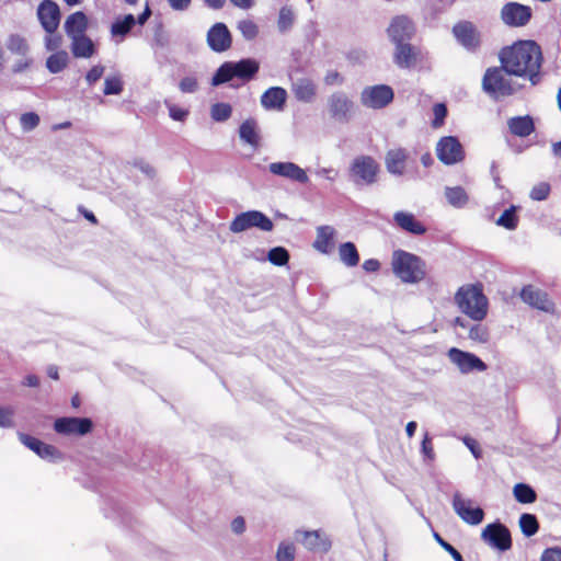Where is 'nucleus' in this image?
Masks as SVG:
<instances>
[{
	"instance_id": "f257e3e1",
	"label": "nucleus",
	"mask_w": 561,
	"mask_h": 561,
	"mask_svg": "<svg viewBox=\"0 0 561 561\" xmlns=\"http://www.w3.org/2000/svg\"><path fill=\"white\" fill-rule=\"evenodd\" d=\"M499 60L508 73L528 79L531 85H537L542 80V51L534 41H519L503 47L499 53Z\"/></svg>"
},
{
	"instance_id": "f03ea898",
	"label": "nucleus",
	"mask_w": 561,
	"mask_h": 561,
	"mask_svg": "<svg viewBox=\"0 0 561 561\" xmlns=\"http://www.w3.org/2000/svg\"><path fill=\"white\" fill-rule=\"evenodd\" d=\"M454 299L459 310L474 321H482L488 314L489 300L481 284L459 287Z\"/></svg>"
},
{
	"instance_id": "7ed1b4c3",
	"label": "nucleus",
	"mask_w": 561,
	"mask_h": 561,
	"mask_svg": "<svg viewBox=\"0 0 561 561\" xmlns=\"http://www.w3.org/2000/svg\"><path fill=\"white\" fill-rule=\"evenodd\" d=\"M393 273L404 283H419L425 277L424 261L410 252L397 250L392 255Z\"/></svg>"
},
{
	"instance_id": "20e7f679",
	"label": "nucleus",
	"mask_w": 561,
	"mask_h": 561,
	"mask_svg": "<svg viewBox=\"0 0 561 561\" xmlns=\"http://www.w3.org/2000/svg\"><path fill=\"white\" fill-rule=\"evenodd\" d=\"M503 65L500 67H490L485 70L482 78V90L494 99L510 96L519 90V85L512 79Z\"/></svg>"
},
{
	"instance_id": "39448f33",
	"label": "nucleus",
	"mask_w": 561,
	"mask_h": 561,
	"mask_svg": "<svg viewBox=\"0 0 561 561\" xmlns=\"http://www.w3.org/2000/svg\"><path fill=\"white\" fill-rule=\"evenodd\" d=\"M379 164L370 156H358L350 165V179L356 186L373 185L377 182Z\"/></svg>"
},
{
	"instance_id": "423d86ee",
	"label": "nucleus",
	"mask_w": 561,
	"mask_h": 561,
	"mask_svg": "<svg viewBox=\"0 0 561 561\" xmlns=\"http://www.w3.org/2000/svg\"><path fill=\"white\" fill-rule=\"evenodd\" d=\"M327 108L330 119L347 124L355 115L356 105L344 91H335L328 96Z\"/></svg>"
},
{
	"instance_id": "0eeeda50",
	"label": "nucleus",
	"mask_w": 561,
	"mask_h": 561,
	"mask_svg": "<svg viewBox=\"0 0 561 561\" xmlns=\"http://www.w3.org/2000/svg\"><path fill=\"white\" fill-rule=\"evenodd\" d=\"M393 89L388 84L365 87L359 95L362 105L371 110L385 108L393 101Z\"/></svg>"
},
{
	"instance_id": "6e6552de",
	"label": "nucleus",
	"mask_w": 561,
	"mask_h": 561,
	"mask_svg": "<svg viewBox=\"0 0 561 561\" xmlns=\"http://www.w3.org/2000/svg\"><path fill=\"white\" fill-rule=\"evenodd\" d=\"M437 159L445 165H455L465 159V149L455 136L442 137L435 147Z\"/></svg>"
},
{
	"instance_id": "1a4fd4ad",
	"label": "nucleus",
	"mask_w": 561,
	"mask_h": 561,
	"mask_svg": "<svg viewBox=\"0 0 561 561\" xmlns=\"http://www.w3.org/2000/svg\"><path fill=\"white\" fill-rule=\"evenodd\" d=\"M481 538L492 548L506 551L512 547V537L508 528L500 522L488 524L481 533Z\"/></svg>"
},
{
	"instance_id": "9d476101",
	"label": "nucleus",
	"mask_w": 561,
	"mask_h": 561,
	"mask_svg": "<svg viewBox=\"0 0 561 561\" xmlns=\"http://www.w3.org/2000/svg\"><path fill=\"white\" fill-rule=\"evenodd\" d=\"M448 358L457 366L461 374H469L473 370L484 371L488 368L486 364L476 354L461 351L457 347H451L448 351Z\"/></svg>"
},
{
	"instance_id": "9b49d317",
	"label": "nucleus",
	"mask_w": 561,
	"mask_h": 561,
	"mask_svg": "<svg viewBox=\"0 0 561 561\" xmlns=\"http://www.w3.org/2000/svg\"><path fill=\"white\" fill-rule=\"evenodd\" d=\"M531 8L518 2H507L501 9V19L512 27L525 26L531 19Z\"/></svg>"
},
{
	"instance_id": "f8f14e48",
	"label": "nucleus",
	"mask_w": 561,
	"mask_h": 561,
	"mask_svg": "<svg viewBox=\"0 0 561 561\" xmlns=\"http://www.w3.org/2000/svg\"><path fill=\"white\" fill-rule=\"evenodd\" d=\"M295 539L311 552L327 553L331 549V540L322 530H296Z\"/></svg>"
},
{
	"instance_id": "ddd939ff",
	"label": "nucleus",
	"mask_w": 561,
	"mask_h": 561,
	"mask_svg": "<svg viewBox=\"0 0 561 561\" xmlns=\"http://www.w3.org/2000/svg\"><path fill=\"white\" fill-rule=\"evenodd\" d=\"M471 500L463 499L460 493L453 496V508L455 513L469 525H479L484 518V512L481 507H471Z\"/></svg>"
},
{
	"instance_id": "4468645a",
	"label": "nucleus",
	"mask_w": 561,
	"mask_h": 561,
	"mask_svg": "<svg viewBox=\"0 0 561 561\" xmlns=\"http://www.w3.org/2000/svg\"><path fill=\"white\" fill-rule=\"evenodd\" d=\"M37 18L47 34L56 33L60 23V9L53 0H43L37 7Z\"/></svg>"
},
{
	"instance_id": "2eb2a0df",
	"label": "nucleus",
	"mask_w": 561,
	"mask_h": 561,
	"mask_svg": "<svg viewBox=\"0 0 561 561\" xmlns=\"http://www.w3.org/2000/svg\"><path fill=\"white\" fill-rule=\"evenodd\" d=\"M453 34L461 46L469 51H476L481 43L480 33L473 23L461 21L454 25Z\"/></svg>"
},
{
	"instance_id": "dca6fc26",
	"label": "nucleus",
	"mask_w": 561,
	"mask_h": 561,
	"mask_svg": "<svg viewBox=\"0 0 561 561\" xmlns=\"http://www.w3.org/2000/svg\"><path fill=\"white\" fill-rule=\"evenodd\" d=\"M520 299L533 308L545 312H553L554 304L548 294L533 285L524 286L519 294Z\"/></svg>"
},
{
	"instance_id": "f3484780",
	"label": "nucleus",
	"mask_w": 561,
	"mask_h": 561,
	"mask_svg": "<svg viewBox=\"0 0 561 561\" xmlns=\"http://www.w3.org/2000/svg\"><path fill=\"white\" fill-rule=\"evenodd\" d=\"M207 44L213 51L224 53L231 47L232 36L225 23H215L207 32Z\"/></svg>"
},
{
	"instance_id": "a211bd4d",
	"label": "nucleus",
	"mask_w": 561,
	"mask_h": 561,
	"mask_svg": "<svg viewBox=\"0 0 561 561\" xmlns=\"http://www.w3.org/2000/svg\"><path fill=\"white\" fill-rule=\"evenodd\" d=\"M268 171L273 175L280 176L300 184H306L309 181L306 171L298 164L290 161L272 162L268 164Z\"/></svg>"
},
{
	"instance_id": "6ab92c4d",
	"label": "nucleus",
	"mask_w": 561,
	"mask_h": 561,
	"mask_svg": "<svg viewBox=\"0 0 561 561\" xmlns=\"http://www.w3.org/2000/svg\"><path fill=\"white\" fill-rule=\"evenodd\" d=\"M19 438L23 445L33 450L43 459L49 461H57L62 459V454L53 445L46 444L41 439L24 433H21Z\"/></svg>"
},
{
	"instance_id": "aec40b11",
	"label": "nucleus",
	"mask_w": 561,
	"mask_h": 561,
	"mask_svg": "<svg viewBox=\"0 0 561 561\" xmlns=\"http://www.w3.org/2000/svg\"><path fill=\"white\" fill-rule=\"evenodd\" d=\"M92 421L87 417H59L54 423V430L59 434L84 435L91 432Z\"/></svg>"
},
{
	"instance_id": "412c9836",
	"label": "nucleus",
	"mask_w": 561,
	"mask_h": 561,
	"mask_svg": "<svg viewBox=\"0 0 561 561\" xmlns=\"http://www.w3.org/2000/svg\"><path fill=\"white\" fill-rule=\"evenodd\" d=\"M387 31L392 43H401L412 39L415 27L408 16L398 15L392 19Z\"/></svg>"
},
{
	"instance_id": "4be33fe9",
	"label": "nucleus",
	"mask_w": 561,
	"mask_h": 561,
	"mask_svg": "<svg viewBox=\"0 0 561 561\" xmlns=\"http://www.w3.org/2000/svg\"><path fill=\"white\" fill-rule=\"evenodd\" d=\"M233 78L245 79V59H240L238 62H224L213 76L211 84L220 85Z\"/></svg>"
},
{
	"instance_id": "5701e85b",
	"label": "nucleus",
	"mask_w": 561,
	"mask_h": 561,
	"mask_svg": "<svg viewBox=\"0 0 561 561\" xmlns=\"http://www.w3.org/2000/svg\"><path fill=\"white\" fill-rule=\"evenodd\" d=\"M409 152L404 148H393L386 152L385 165L388 173L394 176H402L405 172V164Z\"/></svg>"
},
{
	"instance_id": "b1692460",
	"label": "nucleus",
	"mask_w": 561,
	"mask_h": 561,
	"mask_svg": "<svg viewBox=\"0 0 561 561\" xmlns=\"http://www.w3.org/2000/svg\"><path fill=\"white\" fill-rule=\"evenodd\" d=\"M291 91L299 102L312 103L317 96L316 83L306 77L293 81Z\"/></svg>"
},
{
	"instance_id": "393cba45",
	"label": "nucleus",
	"mask_w": 561,
	"mask_h": 561,
	"mask_svg": "<svg viewBox=\"0 0 561 561\" xmlns=\"http://www.w3.org/2000/svg\"><path fill=\"white\" fill-rule=\"evenodd\" d=\"M64 28L69 38L87 34L89 28L87 14L82 11L69 14L64 23Z\"/></svg>"
},
{
	"instance_id": "a878e982",
	"label": "nucleus",
	"mask_w": 561,
	"mask_h": 561,
	"mask_svg": "<svg viewBox=\"0 0 561 561\" xmlns=\"http://www.w3.org/2000/svg\"><path fill=\"white\" fill-rule=\"evenodd\" d=\"M393 221L399 228L411 234L422 236L426 232L425 226L412 213L397 211L393 215Z\"/></svg>"
},
{
	"instance_id": "bb28decb",
	"label": "nucleus",
	"mask_w": 561,
	"mask_h": 561,
	"mask_svg": "<svg viewBox=\"0 0 561 561\" xmlns=\"http://www.w3.org/2000/svg\"><path fill=\"white\" fill-rule=\"evenodd\" d=\"M286 100L287 91L280 87L268 88L261 96L262 106L273 111H282Z\"/></svg>"
},
{
	"instance_id": "cd10ccee",
	"label": "nucleus",
	"mask_w": 561,
	"mask_h": 561,
	"mask_svg": "<svg viewBox=\"0 0 561 561\" xmlns=\"http://www.w3.org/2000/svg\"><path fill=\"white\" fill-rule=\"evenodd\" d=\"M70 50L75 58H91L96 53V46L87 35H79L70 38Z\"/></svg>"
},
{
	"instance_id": "c85d7f7f",
	"label": "nucleus",
	"mask_w": 561,
	"mask_h": 561,
	"mask_svg": "<svg viewBox=\"0 0 561 561\" xmlns=\"http://www.w3.org/2000/svg\"><path fill=\"white\" fill-rule=\"evenodd\" d=\"M335 229L331 226H319L317 228L313 248L320 253L328 254L332 251Z\"/></svg>"
},
{
	"instance_id": "c756f323",
	"label": "nucleus",
	"mask_w": 561,
	"mask_h": 561,
	"mask_svg": "<svg viewBox=\"0 0 561 561\" xmlns=\"http://www.w3.org/2000/svg\"><path fill=\"white\" fill-rule=\"evenodd\" d=\"M393 44L396 45L394 64L401 69L410 68L415 61V53L412 45L409 42Z\"/></svg>"
},
{
	"instance_id": "7c9ffc66",
	"label": "nucleus",
	"mask_w": 561,
	"mask_h": 561,
	"mask_svg": "<svg viewBox=\"0 0 561 561\" xmlns=\"http://www.w3.org/2000/svg\"><path fill=\"white\" fill-rule=\"evenodd\" d=\"M510 131L518 137H527L535 130V124L529 115L515 116L508 119Z\"/></svg>"
},
{
	"instance_id": "2f4dec72",
	"label": "nucleus",
	"mask_w": 561,
	"mask_h": 561,
	"mask_svg": "<svg viewBox=\"0 0 561 561\" xmlns=\"http://www.w3.org/2000/svg\"><path fill=\"white\" fill-rule=\"evenodd\" d=\"M339 256L342 263L348 267H354L359 262L358 251L353 242H344L339 247Z\"/></svg>"
},
{
	"instance_id": "473e14b6",
	"label": "nucleus",
	"mask_w": 561,
	"mask_h": 561,
	"mask_svg": "<svg viewBox=\"0 0 561 561\" xmlns=\"http://www.w3.org/2000/svg\"><path fill=\"white\" fill-rule=\"evenodd\" d=\"M445 197L449 205L455 208H462L468 204L469 196L461 186H447L445 188Z\"/></svg>"
},
{
	"instance_id": "72a5a7b5",
	"label": "nucleus",
	"mask_w": 561,
	"mask_h": 561,
	"mask_svg": "<svg viewBox=\"0 0 561 561\" xmlns=\"http://www.w3.org/2000/svg\"><path fill=\"white\" fill-rule=\"evenodd\" d=\"M69 56L66 50H57L46 59V67L51 73H59L67 68Z\"/></svg>"
},
{
	"instance_id": "f704fd0d",
	"label": "nucleus",
	"mask_w": 561,
	"mask_h": 561,
	"mask_svg": "<svg viewBox=\"0 0 561 561\" xmlns=\"http://www.w3.org/2000/svg\"><path fill=\"white\" fill-rule=\"evenodd\" d=\"M255 227L262 231H271L274 227L273 221L259 210H248V228Z\"/></svg>"
},
{
	"instance_id": "c9c22d12",
	"label": "nucleus",
	"mask_w": 561,
	"mask_h": 561,
	"mask_svg": "<svg viewBox=\"0 0 561 561\" xmlns=\"http://www.w3.org/2000/svg\"><path fill=\"white\" fill-rule=\"evenodd\" d=\"M519 528L525 537H533L539 530V522L536 515L530 513H523L519 516Z\"/></svg>"
},
{
	"instance_id": "e433bc0d",
	"label": "nucleus",
	"mask_w": 561,
	"mask_h": 561,
	"mask_svg": "<svg viewBox=\"0 0 561 561\" xmlns=\"http://www.w3.org/2000/svg\"><path fill=\"white\" fill-rule=\"evenodd\" d=\"M513 494L517 502L522 504H530L537 500L536 491L526 483H517L513 489Z\"/></svg>"
},
{
	"instance_id": "4c0bfd02",
	"label": "nucleus",
	"mask_w": 561,
	"mask_h": 561,
	"mask_svg": "<svg viewBox=\"0 0 561 561\" xmlns=\"http://www.w3.org/2000/svg\"><path fill=\"white\" fill-rule=\"evenodd\" d=\"M266 259L271 264L282 267L288 264L290 255L286 248L278 245L267 252Z\"/></svg>"
},
{
	"instance_id": "58836bf2",
	"label": "nucleus",
	"mask_w": 561,
	"mask_h": 561,
	"mask_svg": "<svg viewBox=\"0 0 561 561\" xmlns=\"http://www.w3.org/2000/svg\"><path fill=\"white\" fill-rule=\"evenodd\" d=\"M136 24V19L133 14H127L123 19H116L111 26V33L113 35L125 36L130 32L133 26Z\"/></svg>"
},
{
	"instance_id": "ea45409f",
	"label": "nucleus",
	"mask_w": 561,
	"mask_h": 561,
	"mask_svg": "<svg viewBox=\"0 0 561 561\" xmlns=\"http://www.w3.org/2000/svg\"><path fill=\"white\" fill-rule=\"evenodd\" d=\"M517 207L512 205L510 208L505 209L503 214L497 218L496 225L501 226L507 230L516 229L518 225V217L516 215Z\"/></svg>"
},
{
	"instance_id": "a19ab883",
	"label": "nucleus",
	"mask_w": 561,
	"mask_h": 561,
	"mask_svg": "<svg viewBox=\"0 0 561 561\" xmlns=\"http://www.w3.org/2000/svg\"><path fill=\"white\" fill-rule=\"evenodd\" d=\"M8 49L12 54L20 55L22 57H26L28 53V45L25 38L19 35H12L8 42Z\"/></svg>"
},
{
	"instance_id": "79ce46f5",
	"label": "nucleus",
	"mask_w": 561,
	"mask_h": 561,
	"mask_svg": "<svg viewBox=\"0 0 561 561\" xmlns=\"http://www.w3.org/2000/svg\"><path fill=\"white\" fill-rule=\"evenodd\" d=\"M295 21V14L290 7H283L279 10L277 26L280 32L288 31Z\"/></svg>"
},
{
	"instance_id": "37998d69",
	"label": "nucleus",
	"mask_w": 561,
	"mask_h": 561,
	"mask_svg": "<svg viewBox=\"0 0 561 561\" xmlns=\"http://www.w3.org/2000/svg\"><path fill=\"white\" fill-rule=\"evenodd\" d=\"M232 108L228 103H216L210 108V116L216 122H224L231 116Z\"/></svg>"
},
{
	"instance_id": "c03bdc74",
	"label": "nucleus",
	"mask_w": 561,
	"mask_h": 561,
	"mask_svg": "<svg viewBox=\"0 0 561 561\" xmlns=\"http://www.w3.org/2000/svg\"><path fill=\"white\" fill-rule=\"evenodd\" d=\"M296 548L291 542H280L276 551L277 561H294Z\"/></svg>"
},
{
	"instance_id": "a18cd8bd",
	"label": "nucleus",
	"mask_w": 561,
	"mask_h": 561,
	"mask_svg": "<svg viewBox=\"0 0 561 561\" xmlns=\"http://www.w3.org/2000/svg\"><path fill=\"white\" fill-rule=\"evenodd\" d=\"M41 122V118L35 112H26L20 116V125L23 131H31L35 129Z\"/></svg>"
},
{
	"instance_id": "49530a36",
	"label": "nucleus",
	"mask_w": 561,
	"mask_h": 561,
	"mask_svg": "<svg viewBox=\"0 0 561 561\" xmlns=\"http://www.w3.org/2000/svg\"><path fill=\"white\" fill-rule=\"evenodd\" d=\"M123 91V81L121 77H107L104 81L103 93L105 95L119 94Z\"/></svg>"
},
{
	"instance_id": "de8ad7c7",
	"label": "nucleus",
	"mask_w": 561,
	"mask_h": 561,
	"mask_svg": "<svg viewBox=\"0 0 561 561\" xmlns=\"http://www.w3.org/2000/svg\"><path fill=\"white\" fill-rule=\"evenodd\" d=\"M551 187L550 184L547 182H540L533 186L529 193V197L533 201L541 202L546 201L550 194Z\"/></svg>"
},
{
	"instance_id": "09e8293b",
	"label": "nucleus",
	"mask_w": 561,
	"mask_h": 561,
	"mask_svg": "<svg viewBox=\"0 0 561 561\" xmlns=\"http://www.w3.org/2000/svg\"><path fill=\"white\" fill-rule=\"evenodd\" d=\"M468 336L474 342L486 343L489 341V331L482 324H474L469 329Z\"/></svg>"
},
{
	"instance_id": "8fccbe9b",
	"label": "nucleus",
	"mask_w": 561,
	"mask_h": 561,
	"mask_svg": "<svg viewBox=\"0 0 561 561\" xmlns=\"http://www.w3.org/2000/svg\"><path fill=\"white\" fill-rule=\"evenodd\" d=\"M434 119L432 122L433 128H438L444 124L447 116V106L444 103H436L433 106Z\"/></svg>"
},
{
	"instance_id": "3c124183",
	"label": "nucleus",
	"mask_w": 561,
	"mask_h": 561,
	"mask_svg": "<svg viewBox=\"0 0 561 561\" xmlns=\"http://www.w3.org/2000/svg\"><path fill=\"white\" fill-rule=\"evenodd\" d=\"M434 538L437 541V543L446 551L455 561H463L462 556L460 552L453 547L449 542L444 540L437 533L434 534Z\"/></svg>"
},
{
	"instance_id": "603ef678",
	"label": "nucleus",
	"mask_w": 561,
	"mask_h": 561,
	"mask_svg": "<svg viewBox=\"0 0 561 561\" xmlns=\"http://www.w3.org/2000/svg\"><path fill=\"white\" fill-rule=\"evenodd\" d=\"M45 48L48 50V51H57V50H61L60 47L62 45V36L60 34H48L46 37H45Z\"/></svg>"
},
{
	"instance_id": "864d4df0",
	"label": "nucleus",
	"mask_w": 561,
	"mask_h": 561,
	"mask_svg": "<svg viewBox=\"0 0 561 561\" xmlns=\"http://www.w3.org/2000/svg\"><path fill=\"white\" fill-rule=\"evenodd\" d=\"M14 410L11 407L0 408V426L12 427Z\"/></svg>"
},
{
	"instance_id": "5fc2aeb1",
	"label": "nucleus",
	"mask_w": 561,
	"mask_h": 561,
	"mask_svg": "<svg viewBox=\"0 0 561 561\" xmlns=\"http://www.w3.org/2000/svg\"><path fill=\"white\" fill-rule=\"evenodd\" d=\"M179 87L183 93H193L198 89V82L194 77H185L180 81Z\"/></svg>"
},
{
	"instance_id": "6e6d98bb",
	"label": "nucleus",
	"mask_w": 561,
	"mask_h": 561,
	"mask_svg": "<svg viewBox=\"0 0 561 561\" xmlns=\"http://www.w3.org/2000/svg\"><path fill=\"white\" fill-rule=\"evenodd\" d=\"M104 67L101 65L93 66L87 73L85 80L89 85L94 84L96 81H99L103 73H104Z\"/></svg>"
},
{
	"instance_id": "4d7b16f0",
	"label": "nucleus",
	"mask_w": 561,
	"mask_h": 561,
	"mask_svg": "<svg viewBox=\"0 0 561 561\" xmlns=\"http://www.w3.org/2000/svg\"><path fill=\"white\" fill-rule=\"evenodd\" d=\"M260 136L256 131V123L253 119L248 118V145L257 147Z\"/></svg>"
},
{
	"instance_id": "13d9d810",
	"label": "nucleus",
	"mask_w": 561,
	"mask_h": 561,
	"mask_svg": "<svg viewBox=\"0 0 561 561\" xmlns=\"http://www.w3.org/2000/svg\"><path fill=\"white\" fill-rule=\"evenodd\" d=\"M540 561H561V548L553 547L545 549Z\"/></svg>"
},
{
	"instance_id": "bf43d9fd",
	"label": "nucleus",
	"mask_w": 561,
	"mask_h": 561,
	"mask_svg": "<svg viewBox=\"0 0 561 561\" xmlns=\"http://www.w3.org/2000/svg\"><path fill=\"white\" fill-rule=\"evenodd\" d=\"M169 115L172 119L183 122L188 115V111L176 105H169Z\"/></svg>"
},
{
	"instance_id": "052dcab7",
	"label": "nucleus",
	"mask_w": 561,
	"mask_h": 561,
	"mask_svg": "<svg viewBox=\"0 0 561 561\" xmlns=\"http://www.w3.org/2000/svg\"><path fill=\"white\" fill-rule=\"evenodd\" d=\"M327 85H340L344 82L343 77L336 70H329L323 79Z\"/></svg>"
},
{
	"instance_id": "680f3d73",
	"label": "nucleus",
	"mask_w": 561,
	"mask_h": 561,
	"mask_svg": "<svg viewBox=\"0 0 561 561\" xmlns=\"http://www.w3.org/2000/svg\"><path fill=\"white\" fill-rule=\"evenodd\" d=\"M421 448H422V453L425 456V458H427L430 460L434 459L433 445H432V442H431V437L428 436L427 433L424 435Z\"/></svg>"
},
{
	"instance_id": "e2e57ef3",
	"label": "nucleus",
	"mask_w": 561,
	"mask_h": 561,
	"mask_svg": "<svg viewBox=\"0 0 561 561\" xmlns=\"http://www.w3.org/2000/svg\"><path fill=\"white\" fill-rule=\"evenodd\" d=\"M233 232H241L245 230V213L239 214L230 225Z\"/></svg>"
},
{
	"instance_id": "0e129e2a",
	"label": "nucleus",
	"mask_w": 561,
	"mask_h": 561,
	"mask_svg": "<svg viewBox=\"0 0 561 561\" xmlns=\"http://www.w3.org/2000/svg\"><path fill=\"white\" fill-rule=\"evenodd\" d=\"M316 174L333 182L337 176V171L332 168H321L317 170Z\"/></svg>"
},
{
	"instance_id": "69168bd1",
	"label": "nucleus",
	"mask_w": 561,
	"mask_h": 561,
	"mask_svg": "<svg viewBox=\"0 0 561 561\" xmlns=\"http://www.w3.org/2000/svg\"><path fill=\"white\" fill-rule=\"evenodd\" d=\"M33 64V59L28 57H24V60L18 61L14 64L12 70L14 73L25 71Z\"/></svg>"
},
{
	"instance_id": "338daca9",
	"label": "nucleus",
	"mask_w": 561,
	"mask_h": 561,
	"mask_svg": "<svg viewBox=\"0 0 561 561\" xmlns=\"http://www.w3.org/2000/svg\"><path fill=\"white\" fill-rule=\"evenodd\" d=\"M191 1L192 0H168L170 7L176 11L186 10L190 7Z\"/></svg>"
},
{
	"instance_id": "774afa93",
	"label": "nucleus",
	"mask_w": 561,
	"mask_h": 561,
	"mask_svg": "<svg viewBox=\"0 0 561 561\" xmlns=\"http://www.w3.org/2000/svg\"><path fill=\"white\" fill-rule=\"evenodd\" d=\"M363 268L369 273L377 272L380 268V263L378 260L369 259L363 263Z\"/></svg>"
}]
</instances>
